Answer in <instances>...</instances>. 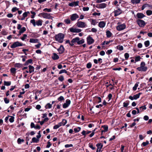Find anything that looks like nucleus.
<instances>
[{
	"mask_svg": "<svg viewBox=\"0 0 152 152\" xmlns=\"http://www.w3.org/2000/svg\"><path fill=\"white\" fill-rule=\"evenodd\" d=\"M64 36V35L63 34L59 33L55 36V39L56 41L61 43L63 41Z\"/></svg>",
	"mask_w": 152,
	"mask_h": 152,
	"instance_id": "1",
	"label": "nucleus"
},
{
	"mask_svg": "<svg viewBox=\"0 0 152 152\" xmlns=\"http://www.w3.org/2000/svg\"><path fill=\"white\" fill-rule=\"evenodd\" d=\"M145 64L144 62H142L141 63L140 66L137 68V69L141 72H145L147 69V67L145 66Z\"/></svg>",
	"mask_w": 152,
	"mask_h": 152,
	"instance_id": "2",
	"label": "nucleus"
},
{
	"mask_svg": "<svg viewBox=\"0 0 152 152\" xmlns=\"http://www.w3.org/2000/svg\"><path fill=\"white\" fill-rule=\"evenodd\" d=\"M30 22L34 26H35L36 25L39 26H42V21L41 20H39L36 21V22L35 20L32 19L30 20Z\"/></svg>",
	"mask_w": 152,
	"mask_h": 152,
	"instance_id": "3",
	"label": "nucleus"
},
{
	"mask_svg": "<svg viewBox=\"0 0 152 152\" xmlns=\"http://www.w3.org/2000/svg\"><path fill=\"white\" fill-rule=\"evenodd\" d=\"M120 23L119 22H118L117 23V24H118V26L116 27L117 29L119 31H120L126 28V25L123 23L121 24H120Z\"/></svg>",
	"mask_w": 152,
	"mask_h": 152,
	"instance_id": "4",
	"label": "nucleus"
},
{
	"mask_svg": "<svg viewBox=\"0 0 152 152\" xmlns=\"http://www.w3.org/2000/svg\"><path fill=\"white\" fill-rule=\"evenodd\" d=\"M76 26L79 28H84L86 26V23L82 21H78L76 23Z\"/></svg>",
	"mask_w": 152,
	"mask_h": 152,
	"instance_id": "5",
	"label": "nucleus"
},
{
	"mask_svg": "<svg viewBox=\"0 0 152 152\" xmlns=\"http://www.w3.org/2000/svg\"><path fill=\"white\" fill-rule=\"evenodd\" d=\"M141 93H139L137 94L134 95L133 96H130L129 97V98L131 100H136L139 98L140 95L141 94Z\"/></svg>",
	"mask_w": 152,
	"mask_h": 152,
	"instance_id": "6",
	"label": "nucleus"
},
{
	"mask_svg": "<svg viewBox=\"0 0 152 152\" xmlns=\"http://www.w3.org/2000/svg\"><path fill=\"white\" fill-rule=\"evenodd\" d=\"M87 43L88 45H91L94 42V40L90 36H89L87 38Z\"/></svg>",
	"mask_w": 152,
	"mask_h": 152,
	"instance_id": "7",
	"label": "nucleus"
},
{
	"mask_svg": "<svg viewBox=\"0 0 152 152\" xmlns=\"http://www.w3.org/2000/svg\"><path fill=\"white\" fill-rule=\"evenodd\" d=\"M22 44L19 42H16L13 43L11 45V48H15L17 47L22 46Z\"/></svg>",
	"mask_w": 152,
	"mask_h": 152,
	"instance_id": "8",
	"label": "nucleus"
},
{
	"mask_svg": "<svg viewBox=\"0 0 152 152\" xmlns=\"http://www.w3.org/2000/svg\"><path fill=\"white\" fill-rule=\"evenodd\" d=\"M137 23L141 27H143L145 26V23L144 21L139 19L137 20Z\"/></svg>",
	"mask_w": 152,
	"mask_h": 152,
	"instance_id": "9",
	"label": "nucleus"
},
{
	"mask_svg": "<svg viewBox=\"0 0 152 152\" xmlns=\"http://www.w3.org/2000/svg\"><path fill=\"white\" fill-rule=\"evenodd\" d=\"M79 18V16L76 14H74L70 15V19L72 21H74Z\"/></svg>",
	"mask_w": 152,
	"mask_h": 152,
	"instance_id": "10",
	"label": "nucleus"
},
{
	"mask_svg": "<svg viewBox=\"0 0 152 152\" xmlns=\"http://www.w3.org/2000/svg\"><path fill=\"white\" fill-rule=\"evenodd\" d=\"M79 38L78 37H76L73 39L71 41V43H70V45L73 46L74 43H77L78 44Z\"/></svg>",
	"mask_w": 152,
	"mask_h": 152,
	"instance_id": "11",
	"label": "nucleus"
},
{
	"mask_svg": "<svg viewBox=\"0 0 152 152\" xmlns=\"http://www.w3.org/2000/svg\"><path fill=\"white\" fill-rule=\"evenodd\" d=\"M71 101L70 100L67 99L66 100V102L63 105L64 108H66L70 104Z\"/></svg>",
	"mask_w": 152,
	"mask_h": 152,
	"instance_id": "12",
	"label": "nucleus"
},
{
	"mask_svg": "<svg viewBox=\"0 0 152 152\" xmlns=\"http://www.w3.org/2000/svg\"><path fill=\"white\" fill-rule=\"evenodd\" d=\"M43 17L45 18L50 19L51 18V16L49 14L46 13H43Z\"/></svg>",
	"mask_w": 152,
	"mask_h": 152,
	"instance_id": "13",
	"label": "nucleus"
},
{
	"mask_svg": "<svg viewBox=\"0 0 152 152\" xmlns=\"http://www.w3.org/2000/svg\"><path fill=\"white\" fill-rule=\"evenodd\" d=\"M64 48L62 45H61L59 48L57 49L58 51L60 54L62 53L64 51Z\"/></svg>",
	"mask_w": 152,
	"mask_h": 152,
	"instance_id": "14",
	"label": "nucleus"
},
{
	"mask_svg": "<svg viewBox=\"0 0 152 152\" xmlns=\"http://www.w3.org/2000/svg\"><path fill=\"white\" fill-rule=\"evenodd\" d=\"M78 1H74L69 3V5L71 7L76 6L78 5Z\"/></svg>",
	"mask_w": 152,
	"mask_h": 152,
	"instance_id": "15",
	"label": "nucleus"
},
{
	"mask_svg": "<svg viewBox=\"0 0 152 152\" xmlns=\"http://www.w3.org/2000/svg\"><path fill=\"white\" fill-rule=\"evenodd\" d=\"M114 12L115 13V16H116L120 15L122 11L120 9H118L117 10H115Z\"/></svg>",
	"mask_w": 152,
	"mask_h": 152,
	"instance_id": "16",
	"label": "nucleus"
},
{
	"mask_svg": "<svg viewBox=\"0 0 152 152\" xmlns=\"http://www.w3.org/2000/svg\"><path fill=\"white\" fill-rule=\"evenodd\" d=\"M106 4L104 3H102L99 4L98 5V7L99 8L103 9L106 7Z\"/></svg>",
	"mask_w": 152,
	"mask_h": 152,
	"instance_id": "17",
	"label": "nucleus"
},
{
	"mask_svg": "<svg viewBox=\"0 0 152 152\" xmlns=\"http://www.w3.org/2000/svg\"><path fill=\"white\" fill-rule=\"evenodd\" d=\"M105 25V23L104 21H100L98 24L99 27L101 28H104Z\"/></svg>",
	"mask_w": 152,
	"mask_h": 152,
	"instance_id": "18",
	"label": "nucleus"
},
{
	"mask_svg": "<svg viewBox=\"0 0 152 152\" xmlns=\"http://www.w3.org/2000/svg\"><path fill=\"white\" fill-rule=\"evenodd\" d=\"M29 42L31 43H37L38 42V40L37 39L31 38L30 39Z\"/></svg>",
	"mask_w": 152,
	"mask_h": 152,
	"instance_id": "19",
	"label": "nucleus"
},
{
	"mask_svg": "<svg viewBox=\"0 0 152 152\" xmlns=\"http://www.w3.org/2000/svg\"><path fill=\"white\" fill-rule=\"evenodd\" d=\"M52 58L53 60H57L59 58L58 56L56 53H53Z\"/></svg>",
	"mask_w": 152,
	"mask_h": 152,
	"instance_id": "20",
	"label": "nucleus"
},
{
	"mask_svg": "<svg viewBox=\"0 0 152 152\" xmlns=\"http://www.w3.org/2000/svg\"><path fill=\"white\" fill-rule=\"evenodd\" d=\"M28 68L29 69V72L30 73H31L32 72H34V67L31 65H29L28 66Z\"/></svg>",
	"mask_w": 152,
	"mask_h": 152,
	"instance_id": "21",
	"label": "nucleus"
},
{
	"mask_svg": "<svg viewBox=\"0 0 152 152\" xmlns=\"http://www.w3.org/2000/svg\"><path fill=\"white\" fill-rule=\"evenodd\" d=\"M137 16L138 18H142L145 16V15L142 13H137Z\"/></svg>",
	"mask_w": 152,
	"mask_h": 152,
	"instance_id": "22",
	"label": "nucleus"
},
{
	"mask_svg": "<svg viewBox=\"0 0 152 152\" xmlns=\"http://www.w3.org/2000/svg\"><path fill=\"white\" fill-rule=\"evenodd\" d=\"M67 123V121L66 120L64 119H63L62 120V121L60 123H59L60 124L61 126H64Z\"/></svg>",
	"mask_w": 152,
	"mask_h": 152,
	"instance_id": "23",
	"label": "nucleus"
},
{
	"mask_svg": "<svg viewBox=\"0 0 152 152\" xmlns=\"http://www.w3.org/2000/svg\"><path fill=\"white\" fill-rule=\"evenodd\" d=\"M98 22L96 20L91 19V24L94 25H95Z\"/></svg>",
	"mask_w": 152,
	"mask_h": 152,
	"instance_id": "24",
	"label": "nucleus"
},
{
	"mask_svg": "<svg viewBox=\"0 0 152 152\" xmlns=\"http://www.w3.org/2000/svg\"><path fill=\"white\" fill-rule=\"evenodd\" d=\"M140 0H131V2L133 4H138L140 3Z\"/></svg>",
	"mask_w": 152,
	"mask_h": 152,
	"instance_id": "25",
	"label": "nucleus"
},
{
	"mask_svg": "<svg viewBox=\"0 0 152 152\" xmlns=\"http://www.w3.org/2000/svg\"><path fill=\"white\" fill-rule=\"evenodd\" d=\"M106 33L107 37H110L112 35V33L109 31H107Z\"/></svg>",
	"mask_w": 152,
	"mask_h": 152,
	"instance_id": "26",
	"label": "nucleus"
},
{
	"mask_svg": "<svg viewBox=\"0 0 152 152\" xmlns=\"http://www.w3.org/2000/svg\"><path fill=\"white\" fill-rule=\"evenodd\" d=\"M32 142L37 143L39 142V140L36 137H34L32 138Z\"/></svg>",
	"mask_w": 152,
	"mask_h": 152,
	"instance_id": "27",
	"label": "nucleus"
},
{
	"mask_svg": "<svg viewBox=\"0 0 152 152\" xmlns=\"http://www.w3.org/2000/svg\"><path fill=\"white\" fill-rule=\"evenodd\" d=\"M85 42V40L83 39H82L80 40L79 38L78 42L77 44L80 45L83 44Z\"/></svg>",
	"mask_w": 152,
	"mask_h": 152,
	"instance_id": "28",
	"label": "nucleus"
},
{
	"mask_svg": "<svg viewBox=\"0 0 152 152\" xmlns=\"http://www.w3.org/2000/svg\"><path fill=\"white\" fill-rule=\"evenodd\" d=\"M26 30V29L25 27H23L21 28L20 29V34H21L22 33H23V32H24Z\"/></svg>",
	"mask_w": 152,
	"mask_h": 152,
	"instance_id": "29",
	"label": "nucleus"
},
{
	"mask_svg": "<svg viewBox=\"0 0 152 152\" xmlns=\"http://www.w3.org/2000/svg\"><path fill=\"white\" fill-rule=\"evenodd\" d=\"M52 106V104H51L50 103H48L46 105L45 107L46 109H50L51 108Z\"/></svg>",
	"mask_w": 152,
	"mask_h": 152,
	"instance_id": "30",
	"label": "nucleus"
},
{
	"mask_svg": "<svg viewBox=\"0 0 152 152\" xmlns=\"http://www.w3.org/2000/svg\"><path fill=\"white\" fill-rule=\"evenodd\" d=\"M64 22L67 24H69L70 23L71 21L69 18H68L65 19L64 20Z\"/></svg>",
	"mask_w": 152,
	"mask_h": 152,
	"instance_id": "31",
	"label": "nucleus"
},
{
	"mask_svg": "<svg viewBox=\"0 0 152 152\" xmlns=\"http://www.w3.org/2000/svg\"><path fill=\"white\" fill-rule=\"evenodd\" d=\"M102 127L103 128L104 130H103V131H104V132H107L108 130V127L107 126H102Z\"/></svg>",
	"mask_w": 152,
	"mask_h": 152,
	"instance_id": "32",
	"label": "nucleus"
},
{
	"mask_svg": "<svg viewBox=\"0 0 152 152\" xmlns=\"http://www.w3.org/2000/svg\"><path fill=\"white\" fill-rule=\"evenodd\" d=\"M117 49H118L120 50H123V47L122 46L119 45L116 47Z\"/></svg>",
	"mask_w": 152,
	"mask_h": 152,
	"instance_id": "33",
	"label": "nucleus"
},
{
	"mask_svg": "<svg viewBox=\"0 0 152 152\" xmlns=\"http://www.w3.org/2000/svg\"><path fill=\"white\" fill-rule=\"evenodd\" d=\"M24 141V140L23 139H20V138H18V142L19 144H20L21 142H23Z\"/></svg>",
	"mask_w": 152,
	"mask_h": 152,
	"instance_id": "34",
	"label": "nucleus"
},
{
	"mask_svg": "<svg viewBox=\"0 0 152 152\" xmlns=\"http://www.w3.org/2000/svg\"><path fill=\"white\" fill-rule=\"evenodd\" d=\"M61 126L59 123L58 124L54 126L53 129H57Z\"/></svg>",
	"mask_w": 152,
	"mask_h": 152,
	"instance_id": "35",
	"label": "nucleus"
},
{
	"mask_svg": "<svg viewBox=\"0 0 152 152\" xmlns=\"http://www.w3.org/2000/svg\"><path fill=\"white\" fill-rule=\"evenodd\" d=\"M150 42L148 40L145 41L144 42V44L146 47L148 46L149 45Z\"/></svg>",
	"mask_w": 152,
	"mask_h": 152,
	"instance_id": "36",
	"label": "nucleus"
},
{
	"mask_svg": "<svg viewBox=\"0 0 152 152\" xmlns=\"http://www.w3.org/2000/svg\"><path fill=\"white\" fill-rule=\"evenodd\" d=\"M81 130V128L80 127H78L77 128H75L74 129V131L76 132H78L80 131Z\"/></svg>",
	"mask_w": 152,
	"mask_h": 152,
	"instance_id": "37",
	"label": "nucleus"
},
{
	"mask_svg": "<svg viewBox=\"0 0 152 152\" xmlns=\"http://www.w3.org/2000/svg\"><path fill=\"white\" fill-rule=\"evenodd\" d=\"M149 144V142L147 141L146 142H143L142 144V145L143 146H145Z\"/></svg>",
	"mask_w": 152,
	"mask_h": 152,
	"instance_id": "38",
	"label": "nucleus"
},
{
	"mask_svg": "<svg viewBox=\"0 0 152 152\" xmlns=\"http://www.w3.org/2000/svg\"><path fill=\"white\" fill-rule=\"evenodd\" d=\"M63 73H67V71L65 69H62L59 72V74H61Z\"/></svg>",
	"mask_w": 152,
	"mask_h": 152,
	"instance_id": "39",
	"label": "nucleus"
},
{
	"mask_svg": "<svg viewBox=\"0 0 152 152\" xmlns=\"http://www.w3.org/2000/svg\"><path fill=\"white\" fill-rule=\"evenodd\" d=\"M138 84L137 83L135 84L133 88V89L134 91H135L137 88V87L138 86Z\"/></svg>",
	"mask_w": 152,
	"mask_h": 152,
	"instance_id": "40",
	"label": "nucleus"
},
{
	"mask_svg": "<svg viewBox=\"0 0 152 152\" xmlns=\"http://www.w3.org/2000/svg\"><path fill=\"white\" fill-rule=\"evenodd\" d=\"M146 14L148 15H150L152 14V11L151 10H148L146 11Z\"/></svg>",
	"mask_w": 152,
	"mask_h": 152,
	"instance_id": "41",
	"label": "nucleus"
},
{
	"mask_svg": "<svg viewBox=\"0 0 152 152\" xmlns=\"http://www.w3.org/2000/svg\"><path fill=\"white\" fill-rule=\"evenodd\" d=\"M11 71L13 74H14L16 72V69L15 68H12L11 69Z\"/></svg>",
	"mask_w": 152,
	"mask_h": 152,
	"instance_id": "42",
	"label": "nucleus"
},
{
	"mask_svg": "<svg viewBox=\"0 0 152 152\" xmlns=\"http://www.w3.org/2000/svg\"><path fill=\"white\" fill-rule=\"evenodd\" d=\"M29 13V12H27L24 13L23 14V16L24 18L26 17L28 14Z\"/></svg>",
	"mask_w": 152,
	"mask_h": 152,
	"instance_id": "43",
	"label": "nucleus"
},
{
	"mask_svg": "<svg viewBox=\"0 0 152 152\" xmlns=\"http://www.w3.org/2000/svg\"><path fill=\"white\" fill-rule=\"evenodd\" d=\"M76 28H69L70 31L72 32L75 33Z\"/></svg>",
	"mask_w": 152,
	"mask_h": 152,
	"instance_id": "44",
	"label": "nucleus"
},
{
	"mask_svg": "<svg viewBox=\"0 0 152 152\" xmlns=\"http://www.w3.org/2000/svg\"><path fill=\"white\" fill-rule=\"evenodd\" d=\"M140 56H137L135 57V61H140Z\"/></svg>",
	"mask_w": 152,
	"mask_h": 152,
	"instance_id": "45",
	"label": "nucleus"
},
{
	"mask_svg": "<svg viewBox=\"0 0 152 152\" xmlns=\"http://www.w3.org/2000/svg\"><path fill=\"white\" fill-rule=\"evenodd\" d=\"M91 65L92 64L91 63L89 62L87 64L86 66L89 69L91 67Z\"/></svg>",
	"mask_w": 152,
	"mask_h": 152,
	"instance_id": "46",
	"label": "nucleus"
},
{
	"mask_svg": "<svg viewBox=\"0 0 152 152\" xmlns=\"http://www.w3.org/2000/svg\"><path fill=\"white\" fill-rule=\"evenodd\" d=\"M96 101L98 103H100L101 102V99L100 97H97L96 98Z\"/></svg>",
	"mask_w": 152,
	"mask_h": 152,
	"instance_id": "47",
	"label": "nucleus"
},
{
	"mask_svg": "<svg viewBox=\"0 0 152 152\" xmlns=\"http://www.w3.org/2000/svg\"><path fill=\"white\" fill-rule=\"evenodd\" d=\"M64 79V77L63 76H60L58 78V79L61 81H62Z\"/></svg>",
	"mask_w": 152,
	"mask_h": 152,
	"instance_id": "48",
	"label": "nucleus"
},
{
	"mask_svg": "<svg viewBox=\"0 0 152 152\" xmlns=\"http://www.w3.org/2000/svg\"><path fill=\"white\" fill-rule=\"evenodd\" d=\"M14 117L10 116V122L12 123L14 121Z\"/></svg>",
	"mask_w": 152,
	"mask_h": 152,
	"instance_id": "49",
	"label": "nucleus"
},
{
	"mask_svg": "<svg viewBox=\"0 0 152 152\" xmlns=\"http://www.w3.org/2000/svg\"><path fill=\"white\" fill-rule=\"evenodd\" d=\"M73 146V145L72 144H66L65 145V147L66 148H68L70 147H72Z\"/></svg>",
	"mask_w": 152,
	"mask_h": 152,
	"instance_id": "50",
	"label": "nucleus"
},
{
	"mask_svg": "<svg viewBox=\"0 0 152 152\" xmlns=\"http://www.w3.org/2000/svg\"><path fill=\"white\" fill-rule=\"evenodd\" d=\"M95 129L92 131V133L89 135V137H91L94 136L95 133L94 132L95 131Z\"/></svg>",
	"mask_w": 152,
	"mask_h": 152,
	"instance_id": "51",
	"label": "nucleus"
},
{
	"mask_svg": "<svg viewBox=\"0 0 152 152\" xmlns=\"http://www.w3.org/2000/svg\"><path fill=\"white\" fill-rule=\"evenodd\" d=\"M89 146L92 150H94L95 149V147H94L93 145L90 143H89Z\"/></svg>",
	"mask_w": 152,
	"mask_h": 152,
	"instance_id": "52",
	"label": "nucleus"
},
{
	"mask_svg": "<svg viewBox=\"0 0 152 152\" xmlns=\"http://www.w3.org/2000/svg\"><path fill=\"white\" fill-rule=\"evenodd\" d=\"M106 0H96V2L97 3H100L103 2H105Z\"/></svg>",
	"mask_w": 152,
	"mask_h": 152,
	"instance_id": "53",
	"label": "nucleus"
},
{
	"mask_svg": "<svg viewBox=\"0 0 152 152\" xmlns=\"http://www.w3.org/2000/svg\"><path fill=\"white\" fill-rule=\"evenodd\" d=\"M1 33V34L3 35H6L7 33L5 30H3Z\"/></svg>",
	"mask_w": 152,
	"mask_h": 152,
	"instance_id": "54",
	"label": "nucleus"
},
{
	"mask_svg": "<svg viewBox=\"0 0 152 152\" xmlns=\"http://www.w3.org/2000/svg\"><path fill=\"white\" fill-rule=\"evenodd\" d=\"M64 99V97L62 96H60L59 97L58 99V100L59 101H61L62 100H63Z\"/></svg>",
	"mask_w": 152,
	"mask_h": 152,
	"instance_id": "55",
	"label": "nucleus"
},
{
	"mask_svg": "<svg viewBox=\"0 0 152 152\" xmlns=\"http://www.w3.org/2000/svg\"><path fill=\"white\" fill-rule=\"evenodd\" d=\"M4 100L6 104H7L9 103V99H7V98H4Z\"/></svg>",
	"mask_w": 152,
	"mask_h": 152,
	"instance_id": "56",
	"label": "nucleus"
},
{
	"mask_svg": "<svg viewBox=\"0 0 152 152\" xmlns=\"http://www.w3.org/2000/svg\"><path fill=\"white\" fill-rule=\"evenodd\" d=\"M129 104V103L128 102H124L123 103V106L124 107H127L128 105Z\"/></svg>",
	"mask_w": 152,
	"mask_h": 152,
	"instance_id": "57",
	"label": "nucleus"
},
{
	"mask_svg": "<svg viewBox=\"0 0 152 152\" xmlns=\"http://www.w3.org/2000/svg\"><path fill=\"white\" fill-rule=\"evenodd\" d=\"M27 35L26 34L23 35V37L21 38V39L22 40H24L26 38Z\"/></svg>",
	"mask_w": 152,
	"mask_h": 152,
	"instance_id": "58",
	"label": "nucleus"
},
{
	"mask_svg": "<svg viewBox=\"0 0 152 152\" xmlns=\"http://www.w3.org/2000/svg\"><path fill=\"white\" fill-rule=\"evenodd\" d=\"M83 10L84 11H88L89 10L88 7H84L83 8Z\"/></svg>",
	"mask_w": 152,
	"mask_h": 152,
	"instance_id": "59",
	"label": "nucleus"
},
{
	"mask_svg": "<svg viewBox=\"0 0 152 152\" xmlns=\"http://www.w3.org/2000/svg\"><path fill=\"white\" fill-rule=\"evenodd\" d=\"M124 56L125 58L127 59L128 58L129 56V54L127 53H126L124 54Z\"/></svg>",
	"mask_w": 152,
	"mask_h": 152,
	"instance_id": "60",
	"label": "nucleus"
},
{
	"mask_svg": "<svg viewBox=\"0 0 152 152\" xmlns=\"http://www.w3.org/2000/svg\"><path fill=\"white\" fill-rule=\"evenodd\" d=\"M112 97V95L111 94H108V98L109 99L108 101L111 99Z\"/></svg>",
	"mask_w": 152,
	"mask_h": 152,
	"instance_id": "61",
	"label": "nucleus"
},
{
	"mask_svg": "<svg viewBox=\"0 0 152 152\" xmlns=\"http://www.w3.org/2000/svg\"><path fill=\"white\" fill-rule=\"evenodd\" d=\"M4 85L7 86H10V82H6L5 81L4 82Z\"/></svg>",
	"mask_w": 152,
	"mask_h": 152,
	"instance_id": "62",
	"label": "nucleus"
},
{
	"mask_svg": "<svg viewBox=\"0 0 152 152\" xmlns=\"http://www.w3.org/2000/svg\"><path fill=\"white\" fill-rule=\"evenodd\" d=\"M43 11H47L48 12H50L51 11V9H50L45 8L43 10Z\"/></svg>",
	"mask_w": 152,
	"mask_h": 152,
	"instance_id": "63",
	"label": "nucleus"
},
{
	"mask_svg": "<svg viewBox=\"0 0 152 152\" xmlns=\"http://www.w3.org/2000/svg\"><path fill=\"white\" fill-rule=\"evenodd\" d=\"M18 9L17 7H15L13 8L12 9V12H14L16 11L17 10H18Z\"/></svg>",
	"mask_w": 152,
	"mask_h": 152,
	"instance_id": "64",
	"label": "nucleus"
}]
</instances>
